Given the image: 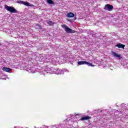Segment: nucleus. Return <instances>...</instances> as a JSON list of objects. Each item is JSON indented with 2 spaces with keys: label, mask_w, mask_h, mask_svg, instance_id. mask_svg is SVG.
<instances>
[{
  "label": "nucleus",
  "mask_w": 128,
  "mask_h": 128,
  "mask_svg": "<svg viewBox=\"0 0 128 128\" xmlns=\"http://www.w3.org/2000/svg\"><path fill=\"white\" fill-rule=\"evenodd\" d=\"M4 8L6 10L12 12V14H18V11L14 7L8 6V5H5Z\"/></svg>",
  "instance_id": "f257e3e1"
},
{
  "label": "nucleus",
  "mask_w": 128,
  "mask_h": 128,
  "mask_svg": "<svg viewBox=\"0 0 128 128\" xmlns=\"http://www.w3.org/2000/svg\"><path fill=\"white\" fill-rule=\"evenodd\" d=\"M61 26L64 30L66 32H74L72 29L68 28V26L66 24H62Z\"/></svg>",
  "instance_id": "f03ea898"
},
{
  "label": "nucleus",
  "mask_w": 128,
  "mask_h": 128,
  "mask_svg": "<svg viewBox=\"0 0 128 128\" xmlns=\"http://www.w3.org/2000/svg\"><path fill=\"white\" fill-rule=\"evenodd\" d=\"M18 4H24L26 6H34V4L30 5V4L28 2H24L22 0H18L17 1Z\"/></svg>",
  "instance_id": "7ed1b4c3"
},
{
  "label": "nucleus",
  "mask_w": 128,
  "mask_h": 128,
  "mask_svg": "<svg viewBox=\"0 0 128 128\" xmlns=\"http://www.w3.org/2000/svg\"><path fill=\"white\" fill-rule=\"evenodd\" d=\"M113 9L114 6L110 4H106L104 7V10H108V12H110V10Z\"/></svg>",
  "instance_id": "20e7f679"
},
{
  "label": "nucleus",
  "mask_w": 128,
  "mask_h": 128,
  "mask_svg": "<svg viewBox=\"0 0 128 128\" xmlns=\"http://www.w3.org/2000/svg\"><path fill=\"white\" fill-rule=\"evenodd\" d=\"M116 48H124V46H126L125 45L122 44L120 43H118L116 44Z\"/></svg>",
  "instance_id": "39448f33"
},
{
  "label": "nucleus",
  "mask_w": 128,
  "mask_h": 128,
  "mask_svg": "<svg viewBox=\"0 0 128 128\" xmlns=\"http://www.w3.org/2000/svg\"><path fill=\"white\" fill-rule=\"evenodd\" d=\"M112 56H114V58H118V60H120V55L116 54V52H112Z\"/></svg>",
  "instance_id": "423d86ee"
},
{
  "label": "nucleus",
  "mask_w": 128,
  "mask_h": 128,
  "mask_svg": "<svg viewBox=\"0 0 128 128\" xmlns=\"http://www.w3.org/2000/svg\"><path fill=\"white\" fill-rule=\"evenodd\" d=\"M92 117L90 116H83L81 118V120H90Z\"/></svg>",
  "instance_id": "0eeeda50"
},
{
  "label": "nucleus",
  "mask_w": 128,
  "mask_h": 128,
  "mask_svg": "<svg viewBox=\"0 0 128 128\" xmlns=\"http://www.w3.org/2000/svg\"><path fill=\"white\" fill-rule=\"evenodd\" d=\"M2 70H4V72H10L12 70V69H10V68L4 67L2 68Z\"/></svg>",
  "instance_id": "6e6552de"
},
{
  "label": "nucleus",
  "mask_w": 128,
  "mask_h": 128,
  "mask_svg": "<svg viewBox=\"0 0 128 128\" xmlns=\"http://www.w3.org/2000/svg\"><path fill=\"white\" fill-rule=\"evenodd\" d=\"M68 18H74V14L72 12H68L67 14Z\"/></svg>",
  "instance_id": "1a4fd4ad"
},
{
  "label": "nucleus",
  "mask_w": 128,
  "mask_h": 128,
  "mask_svg": "<svg viewBox=\"0 0 128 128\" xmlns=\"http://www.w3.org/2000/svg\"><path fill=\"white\" fill-rule=\"evenodd\" d=\"M86 61H80L78 62V64L79 66H81L82 64H86Z\"/></svg>",
  "instance_id": "9d476101"
},
{
  "label": "nucleus",
  "mask_w": 128,
  "mask_h": 128,
  "mask_svg": "<svg viewBox=\"0 0 128 128\" xmlns=\"http://www.w3.org/2000/svg\"><path fill=\"white\" fill-rule=\"evenodd\" d=\"M85 64H86L87 66H94V65H92V63H90L86 61Z\"/></svg>",
  "instance_id": "9b49d317"
},
{
  "label": "nucleus",
  "mask_w": 128,
  "mask_h": 128,
  "mask_svg": "<svg viewBox=\"0 0 128 128\" xmlns=\"http://www.w3.org/2000/svg\"><path fill=\"white\" fill-rule=\"evenodd\" d=\"M47 2L49 4H54V1H52V0H47Z\"/></svg>",
  "instance_id": "f8f14e48"
},
{
  "label": "nucleus",
  "mask_w": 128,
  "mask_h": 128,
  "mask_svg": "<svg viewBox=\"0 0 128 128\" xmlns=\"http://www.w3.org/2000/svg\"><path fill=\"white\" fill-rule=\"evenodd\" d=\"M48 24H50V26H52V21H48Z\"/></svg>",
  "instance_id": "ddd939ff"
},
{
  "label": "nucleus",
  "mask_w": 128,
  "mask_h": 128,
  "mask_svg": "<svg viewBox=\"0 0 128 128\" xmlns=\"http://www.w3.org/2000/svg\"><path fill=\"white\" fill-rule=\"evenodd\" d=\"M75 116H78V114H76Z\"/></svg>",
  "instance_id": "4468645a"
},
{
  "label": "nucleus",
  "mask_w": 128,
  "mask_h": 128,
  "mask_svg": "<svg viewBox=\"0 0 128 128\" xmlns=\"http://www.w3.org/2000/svg\"><path fill=\"white\" fill-rule=\"evenodd\" d=\"M0 46H2V44H0Z\"/></svg>",
  "instance_id": "2eb2a0df"
}]
</instances>
